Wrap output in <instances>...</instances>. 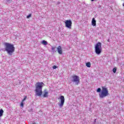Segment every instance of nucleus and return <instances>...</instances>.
<instances>
[{
	"mask_svg": "<svg viewBox=\"0 0 124 124\" xmlns=\"http://www.w3.org/2000/svg\"><path fill=\"white\" fill-rule=\"evenodd\" d=\"M42 44H43L44 45H48V43H47V42L45 40H43L42 42Z\"/></svg>",
	"mask_w": 124,
	"mask_h": 124,
	"instance_id": "ddd939ff",
	"label": "nucleus"
},
{
	"mask_svg": "<svg viewBox=\"0 0 124 124\" xmlns=\"http://www.w3.org/2000/svg\"><path fill=\"white\" fill-rule=\"evenodd\" d=\"M65 25L66 28L71 29L72 27V21H71L70 20H65Z\"/></svg>",
	"mask_w": 124,
	"mask_h": 124,
	"instance_id": "423d86ee",
	"label": "nucleus"
},
{
	"mask_svg": "<svg viewBox=\"0 0 124 124\" xmlns=\"http://www.w3.org/2000/svg\"><path fill=\"white\" fill-rule=\"evenodd\" d=\"M43 85L44 83L42 82H38L35 84V90L36 94L38 96H41L42 95V88H43Z\"/></svg>",
	"mask_w": 124,
	"mask_h": 124,
	"instance_id": "f03ea898",
	"label": "nucleus"
},
{
	"mask_svg": "<svg viewBox=\"0 0 124 124\" xmlns=\"http://www.w3.org/2000/svg\"><path fill=\"white\" fill-rule=\"evenodd\" d=\"M27 99V96H25L24 99L21 101L20 106L21 107H24V101Z\"/></svg>",
	"mask_w": 124,
	"mask_h": 124,
	"instance_id": "9b49d317",
	"label": "nucleus"
},
{
	"mask_svg": "<svg viewBox=\"0 0 124 124\" xmlns=\"http://www.w3.org/2000/svg\"><path fill=\"white\" fill-rule=\"evenodd\" d=\"M92 0V1H93L94 0Z\"/></svg>",
	"mask_w": 124,
	"mask_h": 124,
	"instance_id": "412c9836",
	"label": "nucleus"
},
{
	"mask_svg": "<svg viewBox=\"0 0 124 124\" xmlns=\"http://www.w3.org/2000/svg\"><path fill=\"white\" fill-rule=\"evenodd\" d=\"M57 69V66L54 65V66H53V69Z\"/></svg>",
	"mask_w": 124,
	"mask_h": 124,
	"instance_id": "aec40b11",
	"label": "nucleus"
},
{
	"mask_svg": "<svg viewBox=\"0 0 124 124\" xmlns=\"http://www.w3.org/2000/svg\"><path fill=\"white\" fill-rule=\"evenodd\" d=\"M117 71V67H114L113 69V73H115Z\"/></svg>",
	"mask_w": 124,
	"mask_h": 124,
	"instance_id": "dca6fc26",
	"label": "nucleus"
},
{
	"mask_svg": "<svg viewBox=\"0 0 124 124\" xmlns=\"http://www.w3.org/2000/svg\"><path fill=\"white\" fill-rule=\"evenodd\" d=\"M57 50L58 52V53L60 55H62V46H58V47L57 48Z\"/></svg>",
	"mask_w": 124,
	"mask_h": 124,
	"instance_id": "6e6552de",
	"label": "nucleus"
},
{
	"mask_svg": "<svg viewBox=\"0 0 124 124\" xmlns=\"http://www.w3.org/2000/svg\"><path fill=\"white\" fill-rule=\"evenodd\" d=\"M108 42H109V40H108Z\"/></svg>",
	"mask_w": 124,
	"mask_h": 124,
	"instance_id": "4be33fe9",
	"label": "nucleus"
},
{
	"mask_svg": "<svg viewBox=\"0 0 124 124\" xmlns=\"http://www.w3.org/2000/svg\"><path fill=\"white\" fill-rule=\"evenodd\" d=\"M86 66L87 67H91V62H88L86 63Z\"/></svg>",
	"mask_w": 124,
	"mask_h": 124,
	"instance_id": "4468645a",
	"label": "nucleus"
},
{
	"mask_svg": "<svg viewBox=\"0 0 124 124\" xmlns=\"http://www.w3.org/2000/svg\"><path fill=\"white\" fill-rule=\"evenodd\" d=\"M97 93H100V92H101V89L100 88H98L97 89V91H96Z\"/></svg>",
	"mask_w": 124,
	"mask_h": 124,
	"instance_id": "f3484780",
	"label": "nucleus"
},
{
	"mask_svg": "<svg viewBox=\"0 0 124 124\" xmlns=\"http://www.w3.org/2000/svg\"><path fill=\"white\" fill-rule=\"evenodd\" d=\"M5 46V50L6 51L7 53L9 55H12L15 51V47H14V45L10 44L9 43H5L4 44Z\"/></svg>",
	"mask_w": 124,
	"mask_h": 124,
	"instance_id": "f257e3e1",
	"label": "nucleus"
},
{
	"mask_svg": "<svg viewBox=\"0 0 124 124\" xmlns=\"http://www.w3.org/2000/svg\"><path fill=\"white\" fill-rule=\"evenodd\" d=\"M101 51H102L101 43L98 42L95 46V52L97 55H100L101 54Z\"/></svg>",
	"mask_w": 124,
	"mask_h": 124,
	"instance_id": "20e7f679",
	"label": "nucleus"
},
{
	"mask_svg": "<svg viewBox=\"0 0 124 124\" xmlns=\"http://www.w3.org/2000/svg\"><path fill=\"white\" fill-rule=\"evenodd\" d=\"M3 109H0V118L1 117H2V116L3 115Z\"/></svg>",
	"mask_w": 124,
	"mask_h": 124,
	"instance_id": "f8f14e48",
	"label": "nucleus"
},
{
	"mask_svg": "<svg viewBox=\"0 0 124 124\" xmlns=\"http://www.w3.org/2000/svg\"><path fill=\"white\" fill-rule=\"evenodd\" d=\"M92 24L93 27H95V26H96V21H95V19L94 18L92 19Z\"/></svg>",
	"mask_w": 124,
	"mask_h": 124,
	"instance_id": "9d476101",
	"label": "nucleus"
},
{
	"mask_svg": "<svg viewBox=\"0 0 124 124\" xmlns=\"http://www.w3.org/2000/svg\"><path fill=\"white\" fill-rule=\"evenodd\" d=\"M60 99L61 100V103L59 104V106L62 108L63 106V104H64V96L61 95L60 97Z\"/></svg>",
	"mask_w": 124,
	"mask_h": 124,
	"instance_id": "0eeeda50",
	"label": "nucleus"
},
{
	"mask_svg": "<svg viewBox=\"0 0 124 124\" xmlns=\"http://www.w3.org/2000/svg\"><path fill=\"white\" fill-rule=\"evenodd\" d=\"M30 17H31V14H29L28 16H27V18L29 19V18H30Z\"/></svg>",
	"mask_w": 124,
	"mask_h": 124,
	"instance_id": "6ab92c4d",
	"label": "nucleus"
},
{
	"mask_svg": "<svg viewBox=\"0 0 124 124\" xmlns=\"http://www.w3.org/2000/svg\"><path fill=\"white\" fill-rule=\"evenodd\" d=\"M48 94L49 92H48L46 90H45L44 92V94L43 95V97H48Z\"/></svg>",
	"mask_w": 124,
	"mask_h": 124,
	"instance_id": "1a4fd4ad",
	"label": "nucleus"
},
{
	"mask_svg": "<svg viewBox=\"0 0 124 124\" xmlns=\"http://www.w3.org/2000/svg\"><path fill=\"white\" fill-rule=\"evenodd\" d=\"M55 49H56V47H55V46H52V47H51V50H52V51L53 52H56V51L55 50Z\"/></svg>",
	"mask_w": 124,
	"mask_h": 124,
	"instance_id": "2eb2a0df",
	"label": "nucleus"
},
{
	"mask_svg": "<svg viewBox=\"0 0 124 124\" xmlns=\"http://www.w3.org/2000/svg\"><path fill=\"white\" fill-rule=\"evenodd\" d=\"M108 94L109 93L108 91V89H107V88L106 87H102L101 93H99L100 98H104V97L108 96Z\"/></svg>",
	"mask_w": 124,
	"mask_h": 124,
	"instance_id": "7ed1b4c3",
	"label": "nucleus"
},
{
	"mask_svg": "<svg viewBox=\"0 0 124 124\" xmlns=\"http://www.w3.org/2000/svg\"><path fill=\"white\" fill-rule=\"evenodd\" d=\"M33 124H36V123H33Z\"/></svg>",
	"mask_w": 124,
	"mask_h": 124,
	"instance_id": "5701e85b",
	"label": "nucleus"
},
{
	"mask_svg": "<svg viewBox=\"0 0 124 124\" xmlns=\"http://www.w3.org/2000/svg\"><path fill=\"white\" fill-rule=\"evenodd\" d=\"M72 82H74V83H76V85H79V83H80V78H79V76L74 75L72 76Z\"/></svg>",
	"mask_w": 124,
	"mask_h": 124,
	"instance_id": "39448f33",
	"label": "nucleus"
},
{
	"mask_svg": "<svg viewBox=\"0 0 124 124\" xmlns=\"http://www.w3.org/2000/svg\"><path fill=\"white\" fill-rule=\"evenodd\" d=\"M12 1V0H6L7 3H10Z\"/></svg>",
	"mask_w": 124,
	"mask_h": 124,
	"instance_id": "a211bd4d",
	"label": "nucleus"
}]
</instances>
